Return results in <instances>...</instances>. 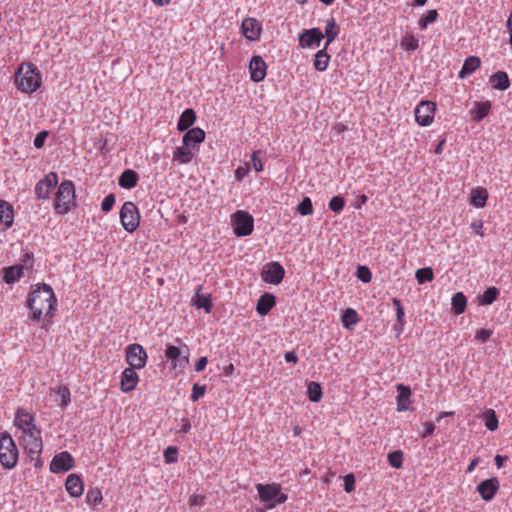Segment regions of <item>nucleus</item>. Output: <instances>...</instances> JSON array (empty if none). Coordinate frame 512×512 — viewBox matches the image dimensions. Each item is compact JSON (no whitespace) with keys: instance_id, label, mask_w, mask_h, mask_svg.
Listing matches in <instances>:
<instances>
[{"instance_id":"6e6552de","label":"nucleus","mask_w":512,"mask_h":512,"mask_svg":"<svg viewBox=\"0 0 512 512\" xmlns=\"http://www.w3.org/2000/svg\"><path fill=\"white\" fill-rule=\"evenodd\" d=\"M120 221L123 228L129 233L134 232L138 228L140 214L137 206L133 202L127 201L122 205L120 210Z\"/></svg>"},{"instance_id":"09e8293b","label":"nucleus","mask_w":512,"mask_h":512,"mask_svg":"<svg viewBox=\"0 0 512 512\" xmlns=\"http://www.w3.org/2000/svg\"><path fill=\"white\" fill-rule=\"evenodd\" d=\"M102 501V492L100 489H90L86 493V502L90 505H97Z\"/></svg>"},{"instance_id":"6ab92c4d","label":"nucleus","mask_w":512,"mask_h":512,"mask_svg":"<svg viewBox=\"0 0 512 512\" xmlns=\"http://www.w3.org/2000/svg\"><path fill=\"white\" fill-rule=\"evenodd\" d=\"M242 33L251 41L258 40L261 33V24L254 18H246L242 22Z\"/></svg>"},{"instance_id":"680f3d73","label":"nucleus","mask_w":512,"mask_h":512,"mask_svg":"<svg viewBox=\"0 0 512 512\" xmlns=\"http://www.w3.org/2000/svg\"><path fill=\"white\" fill-rule=\"evenodd\" d=\"M205 504V496L194 494L189 499L190 506H203Z\"/></svg>"},{"instance_id":"4468645a","label":"nucleus","mask_w":512,"mask_h":512,"mask_svg":"<svg viewBox=\"0 0 512 512\" xmlns=\"http://www.w3.org/2000/svg\"><path fill=\"white\" fill-rule=\"evenodd\" d=\"M323 38L324 34L319 28L307 29L299 35V46L303 49L310 48L314 45L319 47Z\"/></svg>"},{"instance_id":"f704fd0d","label":"nucleus","mask_w":512,"mask_h":512,"mask_svg":"<svg viewBox=\"0 0 512 512\" xmlns=\"http://www.w3.org/2000/svg\"><path fill=\"white\" fill-rule=\"evenodd\" d=\"M23 265H14L4 269V281L7 284H13L18 281L23 274Z\"/></svg>"},{"instance_id":"0e129e2a","label":"nucleus","mask_w":512,"mask_h":512,"mask_svg":"<svg viewBox=\"0 0 512 512\" xmlns=\"http://www.w3.org/2000/svg\"><path fill=\"white\" fill-rule=\"evenodd\" d=\"M33 261H34V258H33V253H30V252H26L24 255H23V258H22V264L24 266V268H32L33 266Z\"/></svg>"},{"instance_id":"f257e3e1","label":"nucleus","mask_w":512,"mask_h":512,"mask_svg":"<svg viewBox=\"0 0 512 512\" xmlns=\"http://www.w3.org/2000/svg\"><path fill=\"white\" fill-rule=\"evenodd\" d=\"M57 300L53 289L47 284L39 286L28 295L27 304L33 320H40L42 316L51 318L55 310Z\"/></svg>"},{"instance_id":"bb28decb","label":"nucleus","mask_w":512,"mask_h":512,"mask_svg":"<svg viewBox=\"0 0 512 512\" xmlns=\"http://www.w3.org/2000/svg\"><path fill=\"white\" fill-rule=\"evenodd\" d=\"M196 121V113L192 108L185 109L177 122V129L181 132L189 130Z\"/></svg>"},{"instance_id":"f03ea898","label":"nucleus","mask_w":512,"mask_h":512,"mask_svg":"<svg viewBox=\"0 0 512 512\" xmlns=\"http://www.w3.org/2000/svg\"><path fill=\"white\" fill-rule=\"evenodd\" d=\"M19 459V450L8 432L0 434V464L4 469L12 470Z\"/></svg>"},{"instance_id":"c756f323","label":"nucleus","mask_w":512,"mask_h":512,"mask_svg":"<svg viewBox=\"0 0 512 512\" xmlns=\"http://www.w3.org/2000/svg\"><path fill=\"white\" fill-rule=\"evenodd\" d=\"M138 174L134 170L127 169L119 177V186L125 189H132L137 185Z\"/></svg>"},{"instance_id":"e2e57ef3","label":"nucleus","mask_w":512,"mask_h":512,"mask_svg":"<svg viewBox=\"0 0 512 512\" xmlns=\"http://www.w3.org/2000/svg\"><path fill=\"white\" fill-rule=\"evenodd\" d=\"M424 427H425V429H424L423 433L421 434V438H423V439L432 435L436 428L435 424L433 422H425Z\"/></svg>"},{"instance_id":"72a5a7b5","label":"nucleus","mask_w":512,"mask_h":512,"mask_svg":"<svg viewBox=\"0 0 512 512\" xmlns=\"http://www.w3.org/2000/svg\"><path fill=\"white\" fill-rule=\"evenodd\" d=\"M202 289V286H198L195 297L192 299L193 304L198 309H204L206 313H210L213 309V303L210 299L209 295H200L199 291Z\"/></svg>"},{"instance_id":"2f4dec72","label":"nucleus","mask_w":512,"mask_h":512,"mask_svg":"<svg viewBox=\"0 0 512 512\" xmlns=\"http://www.w3.org/2000/svg\"><path fill=\"white\" fill-rule=\"evenodd\" d=\"M339 34V26L336 23V20L332 17L326 21L325 26V34L326 42L324 47L328 48V46L336 39Z\"/></svg>"},{"instance_id":"aec40b11","label":"nucleus","mask_w":512,"mask_h":512,"mask_svg":"<svg viewBox=\"0 0 512 512\" xmlns=\"http://www.w3.org/2000/svg\"><path fill=\"white\" fill-rule=\"evenodd\" d=\"M15 425L22 430V433L38 428L35 425V418L25 410H18L15 417Z\"/></svg>"},{"instance_id":"393cba45","label":"nucleus","mask_w":512,"mask_h":512,"mask_svg":"<svg viewBox=\"0 0 512 512\" xmlns=\"http://www.w3.org/2000/svg\"><path fill=\"white\" fill-rule=\"evenodd\" d=\"M275 304V296L271 293H264L257 301L256 311L261 316L267 315Z\"/></svg>"},{"instance_id":"052dcab7","label":"nucleus","mask_w":512,"mask_h":512,"mask_svg":"<svg viewBox=\"0 0 512 512\" xmlns=\"http://www.w3.org/2000/svg\"><path fill=\"white\" fill-rule=\"evenodd\" d=\"M260 153H261V151L257 150V151H254L251 155V162H252L253 168L256 172H261L263 170V163L258 158V154H260Z\"/></svg>"},{"instance_id":"7c9ffc66","label":"nucleus","mask_w":512,"mask_h":512,"mask_svg":"<svg viewBox=\"0 0 512 512\" xmlns=\"http://www.w3.org/2000/svg\"><path fill=\"white\" fill-rule=\"evenodd\" d=\"M488 199V192L482 187L475 188L471 191L470 203L476 208H483Z\"/></svg>"},{"instance_id":"c03bdc74","label":"nucleus","mask_w":512,"mask_h":512,"mask_svg":"<svg viewBox=\"0 0 512 512\" xmlns=\"http://www.w3.org/2000/svg\"><path fill=\"white\" fill-rule=\"evenodd\" d=\"M297 212L302 216H308L313 213V204L309 197H304L298 204Z\"/></svg>"},{"instance_id":"338daca9","label":"nucleus","mask_w":512,"mask_h":512,"mask_svg":"<svg viewBox=\"0 0 512 512\" xmlns=\"http://www.w3.org/2000/svg\"><path fill=\"white\" fill-rule=\"evenodd\" d=\"M284 359L288 363H297L298 357L294 351H288L284 355Z\"/></svg>"},{"instance_id":"9b49d317","label":"nucleus","mask_w":512,"mask_h":512,"mask_svg":"<svg viewBox=\"0 0 512 512\" xmlns=\"http://www.w3.org/2000/svg\"><path fill=\"white\" fill-rule=\"evenodd\" d=\"M436 111V105L432 101H421L415 108V120L423 126H429L433 120Z\"/></svg>"},{"instance_id":"c85d7f7f","label":"nucleus","mask_w":512,"mask_h":512,"mask_svg":"<svg viewBox=\"0 0 512 512\" xmlns=\"http://www.w3.org/2000/svg\"><path fill=\"white\" fill-rule=\"evenodd\" d=\"M490 83L494 89L505 91L510 87V79L504 71H497L490 77Z\"/></svg>"},{"instance_id":"a878e982","label":"nucleus","mask_w":512,"mask_h":512,"mask_svg":"<svg viewBox=\"0 0 512 512\" xmlns=\"http://www.w3.org/2000/svg\"><path fill=\"white\" fill-rule=\"evenodd\" d=\"M481 65L480 58L477 56H469L465 59L461 70L458 73V77L460 79H465L469 77L473 72H475Z\"/></svg>"},{"instance_id":"1a4fd4ad","label":"nucleus","mask_w":512,"mask_h":512,"mask_svg":"<svg viewBox=\"0 0 512 512\" xmlns=\"http://www.w3.org/2000/svg\"><path fill=\"white\" fill-rule=\"evenodd\" d=\"M165 357L171 362L172 369H178L180 371L189 363V349L184 346V349H180L177 346L168 344L165 350Z\"/></svg>"},{"instance_id":"39448f33","label":"nucleus","mask_w":512,"mask_h":512,"mask_svg":"<svg viewBox=\"0 0 512 512\" xmlns=\"http://www.w3.org/2000/svg\"><path fill=\"white\" fill-rule=\"evenodd\" d=\"M256 489L260 500L266 504V509H273L277 504H282L287 501L286 494L281 492V486L277 483L272 484H257Z\"/></svg>"},{"instance_id":"13d9d810","label":"nucleus","mask_w":512,"mask_h":512,"mask_svg":"<svg viewBox=\"0 0 512 512\" xmlns=\"http://www.w3.org/2000/svg\"><path fill=\"white\" fill-rule=\"evenodd\" d=\"M344 490L347 493L355 490V477L351 473L344 476Z\"/></svg>"},{"instance_id":"37998d69","label":"nucleus","mask_w":512,"mask_h":512,"mask_svg":"<svg viewBox=\"0 0 512 512\" xmlns=\"http://www.w3.org/2000/svg\"><path fill=\"white\" fill-rule=\"evenodd\" d=\"M415 277L419 284H423L425 282L432 281L434 278V273L430 267L420 268L416 271Z\"/></svg>"},{"instance_id":"603ef678","label":"nucleus","mask_w":512,"mask_h":512,"mask_svg":"<svg viewBox=\"0 0 512 512\" xmlns=\"http://www.w3.org/2000/svg\"><path fill=\"white\" fill-rule=\"evenodd\" d=\"M178 449L175 446H168L164 451L166 463H174L177 461Z\"/></svg>"},{"instance_id":"58836bf2","label":"nucleus","mask_w":512,"mask_h":512,"mask_svg":"<svg viewBox=\"0 0 512 512\" xmlns=\"http://www.w3.org/2000/svg\"><path fill=\"white\" fill-rule=\"evenodd\" d=\"M467 299L462 292H457L451 300L452 310L456 315L462 314L466 309Z\"/></svg>"},{"instance_id":"5fc2aeb1","label":"nucleus","mask_w":512,"mask_h":512,"mask_svg":"<svg viewBox=\"0 0 512 512\" xmlns=\"http://www.w3.org/2000/svg\"><path fill=\"white\" fill-rule=\"evenodd\" d=\"M206 392V386L205 385H198L194 384L192 387V393H191V400L192 401H198L202 396H204Z\"/></svg>"},{"instance_id":"6e6d98bb","label":"nucleus","mask_w":512,"mask_h":512,"mask_svg":"<svg viewBox=\"0 0 512 512\" xmlns=\"http://www.w3.org/2000/svg\"><path fill=\"white\" fill-rule=\"evenodd\" d=\"M115 204V195L113 193L108 194L101 203V209L104 212H109L112 210Z\"/></svg>"},{"instance_id":"ea45409f","label":"nucleus","mask_w":512,"mask_h":512,"mask_svg":"<svg viewBox=\"0 0 512 512\" xmlns=\"http://www.w3.org/2000/svg\"><path fill=\"white\" fill-rule=\"evenodd\" d=\"M499 294H500V291L498 288H496L494 286L488 287L484 291L483 295L480 297L479 304L485 305V306L491 305L494 301H496Z\"/></svg>"},{"instance_id":"5701e85b","label":"nucleus","mask_w":512,"mask_h":512,"mask_svg":"<svg viewBox=\"0 0 512 512\" xmlns=\"http://www.w3.org/2000/svg\"><path fill=\"white\" fill-rule=\"evenodd\" d=\"M205 139V132L200 127H195L187 130L182 138V143L186 147L193 148L195 145L200 144Z\"/></svg>"},{"instance_id":"423d86ee","label":"nucleus","mask_w":512,"mask_h":512,"mask_svg":"<svg viewBox=\"0 0 512 512\" xmlns=\"http://www.w3.org/2000/svg\"><path fill=\"white\" fill-rule=\"evenodd\" d=\"M21 439L24 452L30 460H34L35 455L42 453L43 441L39 428H32V430L22 433Z\"/></svg>"},{"instance_id":"8fccbe9b","label":"nucleus","mask_w":512,"mask_h":512,"mask_svg":"<svg viewBox=\"0 0 512 512\" xmlns=\"http://www.w3.org/2000/svg\"><path fill=\"white\" fill-rule=\"evenodd\" d=\"M485 426L490 431H494L498 428V419L493 410H488L485 413Z\"/></svg>"},{"instance_id":"ddd939ff","label":"nucleus","mask_w":512,"mask_h":512,"mask_svg":"<svg viewBox=\"0 0 512 512\" xmlns=\"http://www.w3.org/2000/svg\"><path fill=\"white\" fill-rule=\"evenodd\" d=\"M58 184V175L55 172L48 173L35 185V194L38 199H48L52 188Z\"/></svg>"},{"instance_id":"4d7b16f0","label":"nucleus","mask_w":512,"mask_h":512,"mask_svg":"<svg viewBox=\"0 0 512 512\" xmlns=\"http://www.w3.org/2000/svg\"><path fill=\"white\" fill-rule=\"evenodd\" d=\"M250 172V166L249 163H246L243 166H239L235 170V179L239 182H241Z\"/></svg>"},{"instance_id":"a19ab883","label":"nucleus","mask_w":512,"mask_h":512,"mask_svg":"<svg viewBox=\"0 0 512 512\" xmlns=\"http://www.w3.org/2000/svg\"><path fill=\"white\" fill-rule=\"evenodd\" d=\"M307 392H308L309 400L312 402H319L322 399V395H323L322 387L317 382H314V381L310 382L308 384Z\"/></svg>"},{"instance_id":"4be33fe9","label":"nucleus","mask_w":512,"mask_h":512,"mask_svg":"<svg viewBox=\"0 0 512 512\" xmlns=\"http://www.w3.org/2000/svg\"><path fill=\"white\" fill-rule=\"evenodd\" d=\"M50 396L54 397L53 401L56 402L61 408H66L71 401V393L68 387L59 385L50 389Z\"/></svg>"},{"instance_id":"c9c22d12","label":"nucleus","mask_w":512,"mask_h":512,"mask_svg":"<svg viewBox=\"0 0 512 512\" xmlns=\"http://www.w3.org/2000/svg\"><path fill=\"white\" fill-rule=\"evenodd\" d=\"M327 48L323 47L315 54L314 67L317 71H325L330 62V55L326 52Z\"/></svg>"},{"instance_id":"a18cd8bd","label":"nucleus","mask_w":512,"mask_h":512,"mask_svg":"<svg viewBox=\"0 0 512 512\" xmlns=\"http://www.w3.org/2000/svg\"><path fill=\"white\" fill-rule=\"evenodd\" d=\"M344 206L345 199L340 195L332 197L328 203L329 209L338 214L343 211Z\"/></svg>"},{"instance_id":"9d476101","label":"nucleus","mask_w":512,"mask_h":512,"mask_svg":"<svg viewBox=\"0 0 512 512\" xmlns=\"http://www.w3.org/2000/svg\"><path fill=\"white\" fill-rule=\"evenodd\" d=\"M126 361L130 368L142 369L145 367L148 355L142 345L134 343L125 349Z\"/></svg>"},{"instance_id":"e433bc0d","label":"nucleus","mask_w":512,"mask_h":512,"mask_svg":"<svg viewBox=\"0 0 512 512\" xmlns=\"http://www.w3.org/2000/svg\"><path fill=\"white\" fill-rule=\"evenodd\" d=\"M193 158V153L190 150V147H177L173 152V161L178 162L179 164H187L191 162Z\"/></svg>"},{"instance_id":"412c9836","label":"nucleus","mask_w":512,"mask_h":512,"mask_svg":"<svg viewBox=\"0 0 512 512\" xmlns=\"http://www.w3.org/2000/svg\"><path fill=\"white\" fill-rule=\"evenodd\" d=\"M14 222V209L13 206L0 199V225H3V231L9 229Z\"/></svg>"},{"instance_id":"2eb2a0df","label":"nucleus","mask_w":512,"mask_h":512,"mask_svg":"<svg viewBox=\"0 0 512 512\" xmlns=\"http://www.w3.org/2000/svg\"><path fill=\"white\" fill-rule=\"evenodd\" d=\"M74 464L73 457L67 451L55 455L50 464L53 473H64L69 471Z\"/></svg>"},{"instance_id":"49530a36","label":"nucleus","mask_w":512,"mask_h":512,"mask_svg":"<svg viewBox=\"0 0 512 512\" xmlns=\"http://www.w3.org/2000/svg\"><path fill=\"white\" fill-rule=\"evenodd\" d=\"M358 320L357 312L351 308L346 309L342 315V323L346 328H348L350 324H356Z\"/></svg>"},{"instance_id":"7ed1b4c3","label":"nucleus","mask_w":512,"mask_h":512,"mask_svg":"<svg viewBox=\"0 0 512 512\" xmlns=\"http://www.w3.org/2000/svg\"><path fill=\"white\" fill-rule=\"evenodd\" d=\"M14 82L20 91L32 93L40 87L41 77L37 68L32 65H28L26 68L22 66L15 74Z\"/></svg>"},{"instance_id":"b1692460","label":"nucleus","mask_w":512,"mask_h":512,"mask_svg":"<svg viewBox=\"0 0 512 512\" xmlns=\"http://www.w3.org/2000/svg\"><path fill=\"white\" fill-rule=\"evenodd\" d=\"M65 488L71 497H80L84 492L81 478L76 474H70L65 481Z\"/></svg>"},{"instance_id":"864d4df0","label":"nucleus","mask_w":512,"mask_h":512,"mask_svg":"<svg viewBox=\"0 0 512 512\" xmlns=\"http://www.w3.org/2000/svg\"><path fill=\"white\" fill-rule=\"evenodd\" d=\"M492 334L493 331L490 329H478L475 334V340L480 343H485L486 341H488Z\"/></svg>"},{"instance_id":"bf43d9fd","label":"nucleus","mask_w":512,"mask_h":512,"mask_svg":"<svg viewBox=\"0 0 512 512\" xmlns=\"http://www.w3.org/2000/svg\"><path fill=\"white\" fill-rule=\"evenodd\" d=\"M48 136V132L47 131H41L39 132L35 138H34V141H33V144L34 146L37 148V149H40L44 146L45 144V141H46V138Z\"/></svg>"},{"instance_id":"cd10ccee","label":"nucleus","mask_w":512,"mask_h":512,"mask_svg":"<svg viewBox=\"0 0 512 512\" xmlns=\"http://www.w3.org/2000/svg\"><path fill=\"white\" fill-rule=\"evenodd\" d=\"M392 303L395 306L396 309V323L394 324V331L396 332L397 336L402 334L405 326V312L404 308L402 306V303L397 298H392Z\"/></svg>"},{"instance_id":"4c0bfd02","label":"nucleus","mask_w":512,"mask_h":512,"mask_svg":"<svg viewBox=\"0 0 512 512\" xmlns=\"http://www.w3.org/2000/svg\"><path fill=\"white\" fill-rule=\"evenodd\" d=\"M490 109L491 103L489 101L477 102L475 108L471 111L473 119L477 122L482 121L488 115Z\"/></svg>"},{"instance_id":"3c124183","label":"nucleus","mask_w":512,"mask_h":512,"mask_svg":"<svg viewBox=\"0 0 512 512\" xmlns=\"http://www.w3.org/2000/svg\"><path fill=\"white\" fill-rule=\"evenodd\" d=\"M356 275L357 278L363 283H368L372 279V273L370 269L366 266H359Z\"/></svg>"},{"instance_id":"dca6fc26","label":"nucleus","mask_w":512,"mask_h":512,"mask_svg":"<svg viewBox=\"0 0 512 512\" xmlns=\"http://www.w3.org/2000/svg\"><path fill=\"white\" fill-rule=\"evenodd\" d=\"M267 65L260 55H254L249 63L250 78L253 82H261L266 77Z\"/></svg>"},{"instance_id":"0eeeda50","label":"nucleus","mask_w":512,"mask_h":512,"mask_svg":"<svg viewBox=\"0 0 512 512\" xmlns=\"http://www.w3.org/2000/svg\"><path fill=\"white\" fill-rule=\"evenodd\" d=\"M231 224L233 232L238 237H245L250 235L254 229L253 216L244 210H237L231 216Z\"/></svg>"},{"instance_id":"473e14b6","label":"nucleus","mask_w":512,"mask_h":512,"mask_svg":"<svg viewBox=\"0 0 512 512\" xmlns=\"http://www.w3.org/2000/svg\"><path fill=\"white\" fill-rule=\"evenodd\" d=\"M397 391L399 392L397 397V410L400 412L407 411L409 406L406 404V401H408L411 396V390L409 387L399 384L397 386Z\"/></svg>"},{"instance_id":"774afa93","label":"nucleus","mask_w":512,"mask_h":512,"mask_svg":"<svg viewBox=\"0 0 512 512\" xmlns=\"http://www.w3.org/2000/svg\"><path fill=\"white\" fill-rule=\"evenodd\" d=\"M508 460V457L507 456H502V455H496L495 456V464L497 466V468H502L503 465H504V462Z\"/></svg>"},{"instance_id":"69168bd1","label":"nucleus","mask_w":512,"mask_h":512,"mask_svg":"<svg viewBox=\"0 0 512 512\" xmlns=\"http://www.w3.org/2000/svg\"><path fill=\"white\" fill-rule=\"evenodd\" d=\"M208 363V360H207V357L206 356H203V357H200L197 362L195 363V371L196 372H201L205 369L206 365Z\"/></svg>"},{"instance_id":"79ce46f5","label":"nucleus","mask_w":512,"mask_h":512,"mask_svg":"<svg viewBox=\"0 0 512 512\" xmlns=\"http://www.w3.org/2000/svg\"><path fill=\"white\" fill-rule=\"evenodd\" d=\"M438 18V12L435 9L429 10L425 15H423L419 21V28L424 30L427 28L429 24L434 23Z\"/></svg>"},{"instance_id":"20e7f679","label":"nucleus","mask_w":512,"mask_h":512,"mask_svg":"<svg viewBox=\"0 0 512 512\" xmlns=\"http://www.w3.org/2000/svg\"><path fill=\"white\" fill-rule=\"evenodd\" d=\"M75 205V186L72 181L64 180L58 187L54 209L58 214H66Z\"/></svg>"},{"instance_id":"de8ad7c7","label":"nucleus","mask_w":512,"mask_h":512,"mask_svg":"<svg viewBox=\"0 0 512 512\" xmlns=\"http://www.w3.org/2000/svg\"><path fill=\"white\" fill-rule=\"evenodd\" d=\"M388 462L393 468L399 469L403 465V452L396 450L388 454Z\"/></svg>"},{"instance_id":"f3484780","label":"nucleus","mask_w":512,"mask_h":512,"mask_svg":"<svg viewBox=\"0 0 512 512\" xmlns=\"http://www.w3.org/2000/svg\"><path fill=\"white\" fill-rule=\"evenodd\" d=\"M499 490V480L492 477L480 482L477 486V491L484 501H491L497 491Z\"/></svg>"},{"instance_id":"a211bd4d","label":"nucleus","mask_w":512,"mask_h":512,"mask_svg":"<svg viewBox=\"0 0 512 512\" xmlns=\"http://www.w3.org/2000/svg\"><path fill=\"white\" fill-rule=\"evenodd\" d=\"M135 370V368L128 367L122 372L120 388L124 393L133 391L139 382V376Z\"/></svg>"},{"instance_id":"f8f14e48","label":"nucleus","mask_w":512,"mask_h":512,"mask_svg":"<svg viewBox=\"0 0 512 512\" xmlns=\"http://www.w3.org/2000/svg\"><path fill=\"white\" fill-rule=\"evenodd\" d=\"M264 282L278 285L285 276V270L279 262L268 263L261 273Z\"/></svg>"}]
</instances>
